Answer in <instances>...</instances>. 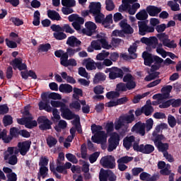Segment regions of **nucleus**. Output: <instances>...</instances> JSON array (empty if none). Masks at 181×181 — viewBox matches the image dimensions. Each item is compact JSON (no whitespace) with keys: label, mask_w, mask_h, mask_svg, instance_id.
Returning <instances> with one entry per match:
<instances>
[{"label":"nucleus","mask_w":181,"mask_h":181,"mask_svg":"<svg viewBox=\"0 0 181 181\" xmlns=\"http://www.w3.org/2000/svg\"><path fill=\"white\" fill-rule=\"evenodd\" d=\"M47 16L52 21H62V17L60 16V14H59L56 11L49 10L47 11Z\"/></svg>","instance_id":"72a5a7b5"},{"label":"nucleus","mask_w":181,"mask_h":181,"mask_svg":"<svg viewBox=\"0 0 181 181\" xmlns=\"http://www.w3.org/2000/svg\"><path fill=\"white\" fill-rule=\"evenodd\" d=\"M59 90L60 93H65L66 94H70L73 91V86L69 83H62L59 86Z\"/></svg>","instance_id":"cd10ccee"},{"label":"nucleus","mask_w":181,"mask_h":181,"mask_svg":"<svg viewBox=\"0 0 181 181\" xmlns=\"http://www.w3.org/2000/svg\"><path fill=\"white\" fill-rule=\"evenodd\" d=\"M105 73H109L110 80H116V78H122V77H124L122 69L117 66L107 68L105 70Z\"/></svg>","instance_id":"0eeeda50"},{"label":"nucleus","mask_w":181,"mask_h":181,"mask_svg":"<svg viewBox=\"0 0 181 181\" xmlns=\"http://www.w3.org/2000/svg\"><path fill=\"white\" fill-rule=\"evenodd\" d=\"M91 139L94 144L104 145V144H107V133H105V131L95 133V134L92 136Z\"/></svg>","instance_id":"9b49d317"},{"label":"nucleus","mask_w":181,"mask_h":181,"mask_svg":"<svg viewBox=\"0 0 181 181\" xmlns=\"http://www.w3.org/2000/svg\"><path fill=\"white\" fill-rule=\"evenodd\" d=\"M38 107L40 111H47V112H52L53 107H51L50 105H49V102L47 101H40L38 103Z\"/></svg>","instance_id":"a878e982"},{"label":"nucleus","mask_w":181,"mask_h":181,"mask_svg":"<svg viewBox=\"0 0 181 181\" xmlns=\"http://www.w3.org/2000/svg\"><path fill=\"white\" fill-rule=\"evenodd\" d=\"M142 57L144 60L145 66L151 67L150 71L151 73L159 70L161 67L162 63H163V59L158 55H153L146 51H144L142 54Z\"/></svg>","instance_id":"f257e3e1"},{"label":"nucleus","mask_w":181,"mask_h":181,"mask_svg":"<svg viewBox=\"0 0 181 181\" xmlns=\"http://www.w3.org/2000/svg\"><path fill=\"white\" fill-rule=\"evenodd\" d=\"M19 129L16 127H11L10 129V136L13 138H18L19 136Z\"/></svg>","instance_id":"338daca9"},{"label":"nucleus","mask_w":181,"mask_h":181,"mask_svg":"<svg viewBox=\"0 0 181 181\" xmlns=\"http://www.w3.org/2000/svg\"><path fill=\"white\" fill-rule=\"evenodd\" d=\"M66 128H67V122L66 120H60L58 125L54 127V129L57 132H62V129H66Z\"/></svg>","instance_id":"a19ab883"},{"label":"nucleus","mask_w":181,"mask_h":181,"mask_svg":"<svg viewBox=\"0 0 181 181\" xmlns=\"http://www.w3.org/2000/svg\"><path fill=\"white\" fill-rule=\"evenodd\" d=\"M60 64L64 66V67H69V66L76 67V66H77V61L74 59H69V58H67V54H65L62 57V62H60Z\"/></svg>","instance_id":"412c9836"},{"label":"nucleus","mask_w":181,"mask_h":181,"mask_svg":"<svg viewBox=\"0 0 181 181\" xmlns=\"http://www.w3.org/2000/svg\"><path fill=\"white\" fill-rule=\"evenodd\" d=\"M132 132H134L140 136H145L146 132L145 130V123L139 121L136 122L132 128Z\"/></svg>","instance_id":"4468645a"},{"label":"nucleus","mask_w":181,"mask_h":181,"mask_svg":"<svg viewBox=\"0 0 181 181\" xmlns=\"http://www.w3.org/2000/svg\"><path fill=\"white\" fill-rule=\"evenodd\" d=\"M137 0H122V4L119 6V12H125L128 11V8H129V4H135Z\"/></svg>","instance_id":"b1692460"},{"label":"nucleus","mask_w":181,"mask_h":181,"mask_svg":"<svg viewBox=\"0 0 181 181\" xmlns=\"http://www.w3.org/2000/svg\"><path fill=\"white\" fill-rule=\"evenodd\" d=\"M141 8V4L139 3H133L132 6L129 4V6L127 9L128 13L129 15H135L136 13V11Z\"/></svg>","instance_id":"c9c22d12"},{"label":"nucleus","mask_w":181,"mask_h":181,"mask_svg":"<svg viewBox=\"0 0 181 181\" xmlns=\"http://www.w3.org/2000/svg\"><path fill=\"white\" fill-rule=\"evenodd\" d=\"M128 90H134V88L130 87L129 85L122 82H120L116 85L117 93H125V91H128Z\"/></svg>","instance_id":"393cba45"},{"label":"nucleus","mask_w":181,"mask_h":181,"mask_svg":"<svg viewBox=\"0 0 181 181\" xmlns=\"http://www.w3.org/2000/svg\"><path fill=\"white\" fill-rule=\"evenodd\" d=\"M123 122H127V124H132L135 121V115H134V110H130L129 111V115L123 117Z\"/></svg>","instance_id":"2f4dec72"},{"label":"nucleus","mask_w":181,"mask_h":181,"mask_svg":"<svg viewBox=\"0 0 181 181\" xmlns=\"http://www.w3.org/2000/svg\"><path fill=\"white\" fill-rule=\"evenodd\" d=\"M60 111L61 116L64 119H68V121H70L71 119H74L76 117L74 112H73L69 107H67L66 105L63 108H60Z\"/></svg>","instance_id":"2eb2a0df"},{"label":"nucleus","mask_w":181,"mask_h":181,"mask_svg":"<svg viewBox=\"0 0 181 181\" xmlns=\"http://www.w3.org/2000/svg\"><path fill=\"white\" fill-rule=\"evenodd\" d=\"M156 148H157L158 152H163V153L164 154L169 150V144L161 142L157 144V146H156Z\"/></svg>","instance_id":"4c0bfd02"},{"label":"nucleus","mask_w":181,"mask_h":181,"mask_svg":"<svg viewBox=\"0 0 181 181\" xmlns=\"http://www.w3.org/2000/svg\"><path fill=\"white\" fill-rule=\"evenodd\" d=\"M143 114L146 115V117H149L152 115V113L155 111L153 107H152V103L150 102V105H145L142 107Z\"/></svg>","instance_id":"7c9ffc66"},{"label":"nucleus","mask_w":181,"mask_h":181,"mask_svg":"<svg viewBox=\"0 0 181 181\" xmlns=\"http://www.w3.org/2000/svg\"><path fill=\"white\" fill-rule=\"evenodd\" d=\"M119 26L122 28V31L126 35H132V33H134V28H132V27H131V25L127 23V21L122 20L120 21Z\"/></svg>","instance_id":"4be33fe9"},{"label":"nucleus","mask_w":181,"mask_h":181,"mask_svg":"<svg viewBox=\"0 0 181 181\" xmlns=\"http://www.w3.org/2000/svg\"><path fill=\"white\" fill-rule=\"evenodd\" d=\"M145 124V129L146 132H149L152 128H153V119L152 118H149L146 121Z\"/></svg>","instance_id":"864d4df0"},{"label":"nucleus","mask_w":181,"mask_h":181,"mask_svg":"<svg viewBox=\"0 0 181 181\" xmlns=\"http://www.w3.org/2000/svg\"><path fill=\"white\" fill-rule=\"evenodd\" d=\"M100 46L101 47H103V49H106L107 50H110V49L112 47L111 45L108 44V41H107V38L100 40Z\"/></svg>","instance_id":"bf43d9fd"},{"label":"nucleus","mask_w":181,"mask_h":181,"mask_svg":"<svg viewBox=\"0 0 181 181\" xmlns=\"http://www.w3.org/2000/svg\"><path fill=\"white\" fill-rule=\"evenodd\" d=\"M134 160V157H129L128 156H123L122 158H119L117 160V163H129V162H132Z\"/></svg>","instance_id":"de8ad7c7"},{"label":"nucleus","mask_w":181,"mask_h":181,"mask_svg":"<svg viewBox=\"0 0 181 181\" xmlns=\"http://www.w3.org/2000/svg\"><path fill=\"white\" fill-rule=\"evenodd\" d=\"M47 172H49V168L47 167H40V171L37 174V179L40 181V178L45 179L47 176Z\"/></svg>","instance_id":"ea45409f"},{"label":"nucleus","mask_w":181,"mask_h":181,"mask_svg":"<svg viewBox=\"0 0 181 181\" xmlns=\"http://www.w3.org/2000/svg\"><path fill=\"white\" fill-rule=\"evenodd\" d=\"M168 6H169L171 11L173 12H177V11H180V6L177 3L173 2V1H169L168 2Z\"/></svg>","instance_id":"c03bdc74"},{"label":"nucleus","mask_w":181,"mask_h":181,"mask_svg":"<svg viewBox=\"0 0 181 181\" xmlns=\"http://www.w3.org/2000/svg\"><path fill=\"white\" fill-rule=\"evenodd\" d=\"M89 12L91 15L94 16L101 12V3L91 2L88 6Z\"/></svg>","instance_id":"aec40b11"},{"label":"nucleus","mask_w":181,"mask_h":181,"mask_svg":"<svg viewBox=\"0 0 181 181\" xmlns=\"http://www.w3.org/2000/svg\"><path fill=\"white\" fill-rule=\"evenodd\" d=\"M22 58H16L10 63V64L13 66L14 70H16V69H18L20 71H22V70H27L28 66L26 64L22 63Z\"/></svg>","instance_id":"dca6fc26"},{"label":"nucleus","mask_w":181,"mask_h":181,"mask_svg":"<svg viewBox=\"0 0 181 181\" xmlns=\"http://www.w3.org/2000/svg\"><path fill=\"white\" fill-rule=\"evenodd\" d=\"M33 119V117L28 116L27 117V120L25 122V128H28V129H32L35 128L37 125V122L36 120H32Z\"/></svg>","instance_id":"473e14b6"},{"label":"nucleus","mask_w":181,"mask_h":181,"mask_svg":"<svg viewBox=\"0 0 181 181\" xmlns=\"http://www.w3.org/2000/svg\"><path fill=\"white\" fill-rule=\"evenodd\" d=\"M93 16H95V22L96 23H102V22L104 21V18H105V16L100 12V13L94 14Z\"/></svg>","instance_id":"13d9d810"},{"label":"nucleus","mask_w":181,"mask_h":181,"mask_svg":"<svg viewBox=\"0 0 181 181\" xmlns=\"http://www.w3.org/2000/svg\"><path fill=\"white\" fill-rule=\"evenodd\" d=\"M37 122L39 124V129L41 131H47L49 129H52V122L49 120L47 117L45 116H40L37 118Z\"/></svg>","instance_id":"9d476101"},{"label":"nucleus","mask_w":181,"mask_h":181,"mask_svg":"<svg viewBox=\"0 0 181 181\" xmlns=\"http://www.w3.org/2000/svg\"><path fill=\"white\" fill-rule=\"evenodd\" d=\"M31 145H32V141L30 140L18 142V151H19L21 155H22V156H26L28 152H29V151H30Z\"/></svg>","instance_id":"ddd939ff"},{"label":"nucleus","mask_w":181,"mask_h":181,"mask_svg":"<svg viewBox=\"0 0 181 181\" xmlns=\"http://www.w3.org/2000/svg\"><path fill=\"white\" fill-rule=\"evenodd\" d=\"M85 28L81 30V33L87 36H93V34L95 33L97 25L93 21H88L85 23Z\"/></svg>","instance_id":"f8f14e48"},{"label":"nucleus","mask_w":181,"mask_h":181,"mask_svg":"<svg viewBox=\"0 0 181 181\" xmlns=\"http://www.w3.org/2000/svg\"><path fill=\"white\" fill-rule=\"evenodd\" d=\"M119 134L117 132H114L110 135V137L108 139V152H112V151L117 149V146L119 145Z\"/></svg>","instance_id":"423d86ee"},{"label":"nucleus","mask_w":181,"mask_h":181,"mask_svg":"<svg viewBox=\"0 0 181 181\" xmlns=\"http://www.w3.org/2000/svg\"><path fill=\"white\" fill-rule=\"evenodd\" d=\"M50 104L54 108H63L66 105V103L59 100H51Z\"/></svg>","instance_id":"8fccbe9b"},{"label":"nucleus","mask_w":181,"mask_h":181,"mask_svg":"<svg viewBox=\"0 0 181 181\" xmlns=\"http://www.w3.org/2000/svg\"><path fill=\"white\" fill-rule=\"evenodd\" d=\"M106 78H107V76H105V74L103 72H98L95 74V76L93 78V83L94 84H98V83H102L103 81H105Z\"/></svg>","instance_id":"c85d7f7f"},{"label":"nucleus","mask_w":181,"mask_h":181,"mask_svg":"<svg viewBox=\"0 0 181 181\" xmlns=\"http://www.w3.org/2000/svg\"><path fill=\"white\" fill-rule=\"evenodd\" d=\"M170 101L173 108H177L181 105V99H170Z\"/></svg>","instance_id":"774afa93"},{"label":"nucleus","mask_w":181,"mask_h":181,"mask_svg":"<svg viewBox=\"0 0 181 181\" xmlns=\"http://www.w3.org/2000/svg\"><path fill=\"white\" fill-rule=\"evenodd\" d=\"M136 18L138 21H146V19H148V11L145 9L140 11L136 14Z\"/></svg>","instance_id":"e433bc0d"},{"label":"nucleus","mask_w":181,"mask_h":181,"mask_svg":"<svg viewBox=\"0 0 181 181\" xmlns=\"http://www.w3.org/2000/svg\"><path fill=\"white\" fill-rule=\"evenodd\" d=\"M156 36L160 42L163 43H159L158 41L156 49H163V46H165V47H168L169 49H176L177 47V44L175 42V40H170L169 35H166L165 33L157 34Z\"/></svg>","instance_id":"7ed1b4c3"},{"label":"nucleus","mask_w":181,"mask_h":181,"mask_svg":"<svg viewBox=\"0 0 181 181\" xmlns=\"http://www.w3.org/2000/svg\"><path fill=\"white\" fill-rule=\"evenodd\" d=\"M100 181H117V175L111 170L101 168L99 173Z\"/></svg>","instance_id":"39448f33"},{"label":"nucleus","mask_w":181,"mask_h":181,"mask_svg":"<svg viewBox=\"0 0 181 181\" xmlns=\"http://www.w3.org/2000/svg\"><path fill=\"white\" fill-rule=\"evenodd\" d=\"M92 134L94 135L95 134H98V132H103V126L101 125H97L95 124H93L90 127Z\"/></svg>","instance_id":"5fc2aeb1"},{"label":"nucleus","mask_w":181,"mask_h":181,"mask_svg":"<svg viewBox=\"0 0 181 181\" xmlns=\"http://www.w3.org/2000/svg\"><path fill=\"white\" fill-rule=\"evenodd\" d=\"M105 9L106 11H114V9H115V4H114V1H112V0H106L105 1Z\"/></svg>","instance_id":"6e6d98bb"},{"label":"nucleus","mask_w":181,"mask_h":181,"mask_svg":"<svg viewBox=\"0 0 181 181\" xmlns=\"http://www.w3.org/2000/svg\"><path fill=\"white\" fill-rule=\"evenodd\" d=\"M53 36L57 40H64V39L67 37L66 33L60 31L58 33H54Z\"/></svg>","instance_id":"603ef678"},{"label":"nucleus","mask_w":181,"mask_h":181,"mask_svg":"<svg viewBox=\"0 0 181 181\" xmlns=\"http://www.w3.org/2000/svg\"><path fill=\"white\" fill-rule=\"evenodd\" d=\"M49 165V158L46 156H41L40 158L39 166L47 167Z\"/></svg>","instance_id":"e2e57ef3"},{"label":"nucleus","mask_w":181,"mask_h":181,"mask_svg":"<svg viewBox=\"0 0 181 181\" xmlns=\"http://www.w3.org/2000/svg\"><path fill=\"white\" fill-rule=\"evenodd\" d=\"M122 127H124V121L118 120L117 123H115V129L116 131H119V134L122 136L125 135V132H127V127H124V129H121Z\"/></svg>","instance_id":"f704fd0d"},{"label":"nucleus","mask_w":181,"mask_h":181,"mask_svg":"<svg viewBox=\"0 0 181 181\" xmlns=\"http://www.w3.org/2000/svg\"><path fill=\"white\" fill-rule=\"evenodd\" d=\"M150 93L149 92H146L143 93L142 95H136L134 97L132 100L133 104H138L142 100V98H145V97H148Z\"/></svg>","instance_id":"79ce46f5"},{"label":"nucleus","mask_w":181,"mask_h":181,"mask_svg":"<svg viewBox=\"0 0 181 181\" xmlns=\"http://www.w3.org/2000/svg\"><path fill=\"white\" fill-rule=\"evenodd\" d=\"M123 83H126L128 86H129L132 88H135L136 87V83L135 82V78L131 74H126L122 78Z\"/></svg>","instance_id":"a211bd4d"},{"label":"nucleus","mask_w":181,"mask_h":181,"mask_svg":"<svg viewBox=\"0 0 181 181\" xmlns=\"http://www.w3.org/2000/svg\"><path fill=\"white\" fill-rule=\"evenodd\" d=\"M100 156V152H94L89 156V162L90 163H94L97 162V159Z\"/></svg>","instance_id":"69168bd1"},{"label":"nucleus","mask_w":181,"mask_h":181,"mask_svg":"<svg viewBox=\"0 0 181 181\" xmlns=\"http://www.w3.org/2000/svg\"><path fill=\"white\" fill-rule=\"evenodd\" d=\"M133 149L136 151V152H141L145 155H149V153H152V152L155 151V147L151 144L139 145V142H134L133 144Z\"/></svg>","instance_id":"20e7f679"},{"label":"nucleus","mask_w":181,"mask_h":181,"mask_svg":"<svg viewBox=\"0 0 181 181\" xmlns=\"http://www.w3.org/2000/svg\"><path fill=\"white\" fill-rule=\"evenodd\" d=\"M52 49V45L49 43L40 44L38 47L39 52H49Z\"/></svg>","instance_id":"3c124183"},{"label":"nucleus","mask_w":181,"mask_h":181,"mask_svg":"<svg viewBox=\"0 0 181 181\" xmlns=\"http://www.w3.org/2000/svg\"><path fill=\"white\" fill-rule=\"evenodd\" d=\"M62 6L73 8L76 6V0H62Z\"/></svg>","instance_id":"a18cd8bd"},{"label":"nucleus","mask_w":181,"mask_h":181,"mask_svg":"<svg viewBox=\"0 0 181 181\" xmlns=\"http://www.w3.org/2000/svg\"><path fill=\"white\" fill-rule=\"evenodd\" d=\"M47 144L49 148H53L57 144V139L53 136H49L47 139Z\"/></svg>","instance_id":"052dcab7"},{"label":"nucleus","mask_w":181,"mask_h":181,"mask_svg":"<svg viewBox=\"0 0 181 181\" xmlns=\"http://www.w3.org/2000/svg\"><path fill=\"white\" fill-rule=\"evenodd\" d=\"M168 122L170 128H175V127H176V124H177L176 118H175L172 115H168Z\"/></svg>","instance_id":"4d7b16f0"},{"label":"nucleus","mask_w":181,"mask_h":181,"mask_svg":"<svg viewBox=\"0 0 181 181\" xmlns=\"http://www.w3.org/2000/svg\"><path fill=\"white\" fill-rule=\"evenodd\" d=\"M139 26V35L141 36H145L147 33H153L155 32V28L148 25L146 21H138Z\"/></svg>","instance_id":"6e6552de"},{"label":"nucleus","mask_w":181,"mask_h":181,"mask_svg":"<svg viewBox=\"0 0 181 181\" xmlns=\"http://www.w3.org/2000/svg\"><path fill=\"white\" fill-rule=\"evenodd\" d=\"M83 64H85L86 69L88 71L95 70V62L91 59V58L85 59Z\"/></svg>","instance_id":"bb28decb"},{"label":"nucleus","mask_w":181,"mask_h":181,"mask_svg":"<svg viewBox=\"0 0 181 181\" xmlns=\"http://www.w3.org/2000/svg\"><path fill=\"white\" fill-rule=\"evenodd\" d=\"M141 43L146 45L147 46H151L153 49H156L158 46V38L156 37H143L141 38Z\"/></svg>","instance_id":"f3484780"},{"label":"nucleus","mask_w":181,"mask_h":181,"mask_svg":"<svg viewBox=\"0 0 181 181\" xmlns=\"http://www.w3.org/2000/svg\"><path fill=\"white\" fill-rule=\"evenodd\" d=\"M153 136L154 137L153 141L154 142L155 146L158 145V144H161L162 141L165 139V136H163V134H156V132H153Z\"/></svg>","instance_id":"58836bf2"},{"label":"nucleus","mask_w":181,"mask_h":181,"mask_svg":"<svg viewBox=\"0 0 181 181\" xmlns=\"http://www.w3.org/2000/svg\"><path fill=\"white\" fill-rule=\"evenodd\" d=\"M66 45L70 46V47L66 49V52L65 54L67 56V59L69 57H73L76 53H78V52H81V41L78 40L76 36L72 35L69 37L66 40ZM71 47H76L75 49Z\"/></svg>","instance_id":"f03ea898"},{"label":"nucleus","mask_w":181,"mask_h":181,"mask_svg":"<svg viewBox=\"0 0 181 181\" xmlns=\"http://www.w3.org/2000/svg\"><path fill=\"white\" fill-rule=\"evenodd\" d=\"M119 96V93L117 91H110L106 93V98L107 100H112V98H117Z\"/></svg>","instance_id":"0e129e2a"},{"label":"nucleus","mask_w":181,"mask_h":181,"mask_svg":"<svg viewBox=\"0 0 181 181\" xmlns=\"http://www.w3.org/2000/svg\"><path fill=\"white\" fill-rule=\"evenodd\" d=\"M71 25L75 30L80 32V30H81V25H84V18L79 17L76 21H74Z\"/></svg>","instance_id":"c756f323"},{"label":"nucleus","mask_w":181,"mask_h":181,"mask_svg":"<svg viewBox=\"0 0 181 181\" xmlns=\"http://www.w3.org/2000/svg\"><path fill=\"white\" fill-rule=\"evenodd\" d=\"M109 56L110 52L105 50H103L100 53L96 55V59L103 62V60L105 61V59H107V57H108Z\"/></svg>","instance_id":"37998d69"},{"label":"nucleus","mask_w":181,"mask_h":181,"mask_svg":"<svg viewBox=\"0 0 181 181\" xmlns=\"http://www.w3.org/2000/svg\"><path fill=\"white\" fill-rule=\"evenodd\" d=\"M100 163L106 169H115V158L112 156L103 157L100 159Z\"/></svg>","instance_id":"1a4fd4ad"},{"label":"nucleus","mask_w":181,"mask_h":181,"mask_svg":"<svg viewBox=\"0 0 181 181\" xmlns=\"http://www.w3.org/2000/svg\"><path fill=\"white\" fill-rule=\"evenodd\" d=\"M129 54L130 55V59H136L138 57V54L135 53L136 52V47L130 46L128 49Z\"/></svg>","instance_id":"09e8293b"},{"label":"nucleus","mask_w":181,"mask_h":181,"mask_svg":"<svg viewBox=\"0 0 181 181\" xmlns=\"http://www.w3.org/2000/svg\"><path fill=\"white\" fill-rule=\"evenodd\" d=\"M66 159L69 161L71 162V163H78V160L77 159V158L76 157V156H74L72 153H66Z\"/></svg>","instance_id":"680f3d73"},{"label":"nucleus","mask_w":181,"mask_h":181,"mask_svg":"<svg viewBox=\"0 0 181 181\" xmlns=\"http://www.w3.org/2000/svg\"><path fill=\"white\" fill-rule=\"evenodd\" d=\"M149 16H158L162 12V8L156 7L155 6H148L146 8Z\"/></svg>","instance_id":"5701e85b"},{"label":"nucleus","mask_w":181,"mask_h":181,"mask_svg":"<svg viewBox=\"0 0 181 181\" xmlns=\"http://www.w3.org/2000/svg\"><path fill=\"white\" fill-rule=\"evenodd\" d=\"M135 136H126L123 139V146L125 148L127 151H129L132 146L134 147V145L132 144H135Z\"/></svg>","instance_id":"6ab92c4d"},{"label":"nucleus","mask_w":181,"mask_h":181,"mask_svg":"<svg viewBox=\"0 0 181 181\" xmlns=\"http://www.w3.org/2000/svg\"><path fill=\"white\" fill-rule=\"evenodd\" d=\"M3 124L4 127H9L13 124V119L11 115H5L3 118Z\"/></svg>","instance_id":"49530a36"}]
</instances>
